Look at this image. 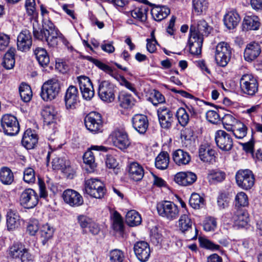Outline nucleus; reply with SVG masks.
Segmentation results:
<instances>
[{"mask_svg":"<svg viewBox=\"0 0 262 262\" xmlns=\"http://www.w3.org/2000/svg\"><path fill=\"white\" fill-rule=\"evenodd\" d=\"M215 151L208 144H202L199 148V156L203 162L213 163L215 161Z\"/></svg>","mask_w":262,"mask_h":262,"instance_id":"obj_23","label":"nucleus"},{"mask_svg":"<svg viewBox=\"0 0 262 262\" xmlns=\"http://www.w3.org/2000/svg\"><path fill=\"white\" fill-rule=\"evenodd\" d=\"M85 192L96 199L102 198L106 192L103 183L97 179H90L85 182Z\"/></svg>","mask_w":262,"mask_h":262,"instance_id":"obj_6","label":"nucleus"},{"mask_svg":"<svg viewBox=\"0 0 262 262\" xmlns=\"http://www.w3.org/2000/svg\"><path fill=\"white\" fill-rule=\"evenodd\" d=\"M38 142L37 136L31 129H28L24 133L22 140V145L27 149L34 148Z\"/></svg>","mask_w":262,"mask_h":262,"instance_id":"obj_26","label":"nucleus"},{"mask_svg":"<svg viewBox=\"0 0 262 262\" xmlns=\"http://www.w3.org/2000/svg\"><path fill=\"white\" fill-rule=\"evenodd\" d=\"M34 54L37 60L41 66H47L49 64L50 58L45 49L42 48H37L34 50Z\"/></svg>","mask_w":262,"mask_h":262,"instance_id":"obj_41","label":"nucleus"},{"mask_svg":"<svg viewBox=\"0 0 262 262\" xmlns=\"http://www.w3.org/2000/svg\"><path fill=\"white\" fill-rule=\"evenodd\" d=\"M192 6L195 12L200 15L207 10L208 3L206 0H192Z\"/></svg>","mask_w":262,"mask_h":262,"instance_id":"obj_53","label":"nucleus"},{"mask_svg":"<svg viewBox=\"0 0 262 262\" xmlns=\"http://www.w3.org/2000/svg\"><path fill=\"white\" fill-rule=\"evenodd\" d=\"M235 182L237 186L245 190L251 189L255 183V176L249 169H239L235 176Z\"/></svg>","mask_w":262,"mask_h":262,"instance_id":"obj_4","label":"nucleus"},{"mask_svg":"<svg viewBox=\"0 0 262 262\" xmlns=\"http://www.w3.org/2000/svg\"><path fill=\"white\" fill-rule=\"evenodd\" d=\"M172 158L175 164L178 166L187 165L191 160L189 154L181 149H177L172 152Z\"/></svg>","mask_w":262,"mask_h":262,"instance_id":"obj_28","label":"nucleus"},{"mask_svg":"<svg viewBox=\"0 0 262 262\" xmlns=\"http://www.w3.org/2000/svg\"><path fill=\"white\" fill-rule=\"evenodd\" d=\"M216 227V220L212 217H207L204 222V229L206 231L214 230Z\"/></svg>","mask_w":262,"mask_h":262,"instance_id":"obj_62","label":"nucleus"},{"mask_svg":"<svg viewBox=\"0 0 262 262\" xmlns=\"http://www.w3.org/2000/svg\"><path fill=\"white\" fill-rule=\"evenodd\" d=\"M120 106L124 108H128L134 104V99L131 95L125 93L121 94L119 96Z\"/></svg>","mask_w":262,"mask_h":262,"instance_id":"obj_48","label":"nucleus"},{"mask_svg":"<svg viewBox=\"0 0 262 262\" xmlns=\"http://www.w3.org/2000/svg\"><path fill=\"white\" fill-rule=\"evenodd\" d=\"M241 91L246 94L253 96L258 91V82L251 74H244L240 79Z\"/></svg>","mask_w":262,"mask_h":262,"instance_id":"obj_12","label":"nucleus"},{"mask_svg":"<svg viewBox=\"0 0 262 262\" xmlns=\"http://www.w3.org/2000/svg\"><path fill=\"white\" fill-rule=\"evenodd\" d=\"M199 242L200 246L203 248L210 250L213 251H222L221 247L220 245L214 244L205 237H199Z\"/></svg>","mask_w":262,"mask_h":262,"instance_id":"obj_46","label":"nucleus"},{"mask_svg":"<svg viewBox=\"0 0 262 262\" xmlns=\"http://www.w3.org/2000/svg\"><path fill=\"white\" fill-rule=\"evenodd\" d=\"M19 225V216L17 212L10 209L7 213V226L8 230H13Z\"/></svg>","mask_w":262,"mask_h":262,"instance_id":"obj_36","label":"nucleus"},{"mask_svg":"<svg viewBox=\"0 0 262 262\" xmlns=\"http://www.w3.org/2000/svg\"><path fill=\"white\" fill-rule=\"evenodd\" d=\"M149 99L154 105H157L158 104L165 102L164 96L159 91L156 90L151 94V97L149 98Z\"/></svg>","mask_w":262,"mask_h":262,"instance_id":"obj_61","label":"nucleus"},{"mask_svg":"<svg viewBox=\"0 0 262 262\" xmlns=\"http://www.w3.org/2000/svg\"><path fill=\"white\" fill-rule=\"evenodd\" d=\"M24 181L28 184H33L35 182V173L32 167H27L24 170Z\"/></svg>","mask_w":262,"mask_h":262,"instance_id":"obj_57","label":"nucleus"},{"mask_svg":"<svg viewBox=\"0 0 262 262\" xmlns=\"http://www.w3.org/2000/svg\"><path fill=\"white\" fill-rule=\"evenodd\" d=\"M55 229L53 226L48 223L41 226L39 230V234L43 245H45L47 242L52 238L54 233Z\"/></svg>","mask_w":262,"mask_h":262,"instance_id":"obj_32","label":"nucleus"},{"mask_svg":"<svg viewBox=\"0 0 262 262\" xmlns=\"http://www.w3.org/2000/svg\"><path fill=\"white\" fill-rule=\"evenodd\" d=\"M134 251L138 259L141 262L148 260L151 252L149 244L144 241L136 242L134 246Z\"/></svg>","mask_w":262,"mask_h":262,"instance_id":"obj_18","label":"nucleus"},{"mask_svg":"<svg viewBox=\"0 0 262 262\" xmlns=\"http://www.w3.org/2000/svg\"><path fill=\"white\" fill-rule=\"evenodd\" d=\"M169 162V157L167 152L162 151L155 159V166L159 169H165L168 166Z\"/></svg>","mask_w":262,"mask_h":262,"instance_id":"obj_40","label":"nucleus"},{"mask_svg":"<svg viewBox=\"0 0 262 262\" xmlns=\"http://www.w3.org/2000/svg\"><path fill=\"white\" fill-rule=\"evenodd\" d=\"M52 166L54 169L65 170L69 166V161L64 158L55 157L53 159Z\"/></svg>","mask_w":262,"mask_h":262,"instance_id":"obj_58","label":"nucleus"},{"mask_svg":"<svg viewBox=\"0 0 262 262\" xmlns=\"http://www.w3.org/2000/svg\"><path fill=\"white\" fill-rule=\"evenodd\" d=\"M77 221L82 229V233L85 234L88 232L86 229L90 227L93 220L88 216L79 215L77 216Z\"/></svg>","mask_w":262,"mask_h":262,"instance_id":"obj_54","label":"nucleus"},{"mask_svg":"<svg viewBox=\"0 0 262 262\" xmlns=\"http://www.w3.org/2000/svg\"><path fill=\"white\" fill-rule=\"evenodd\" d=\"M215 142L222 150L229 151L233 146V141L231 136L224 130H219L215 133Z\"/></svg>","mask_w":262,"mask_h":262,"instance_id":"obj_15","label":"nucleus"},{"mask_svg":"<svg viewBox=\"0 0 262 262\" xmlns=\"http://www.w3.org/2000/svg\"><path fill=\"white\" fill-rule=\"evenodd\" d=\"M157 209L159 215L169 221L176 220L179 214L178 206L171 201H164L159 203Z\"/></svg>","mask_w":262,"mask_h":262,"instance_id":"obj_5","label":"nucleus"},{"mask_svg":"<svg viewBox=\"0 0 262 262\" xmlns=\"http://www.w3.org/2000/svg\"><path fill=\"white\" fill-rule=\"evenodd\" d=\"M33 29L34 38L43 42L46 41L51 47H56L59 40L62 38V35L49 19H43L42 28L36 27L33 23Z\"/></svg>","mask_w":262,"mask_h":262,"instance_id":"obj_1","label":"nucleus"},{"mask_svg":"<svg viewBox=\"0 0 262 262\" xmlns=\"http://www.w3.org/2000/svg\"><path fill=\"white\" fill-rule=\"evenodd\" d=\"M1 124L5 134L14 136L19 131V125L17 118L11 114L4 115L1 120Z\"/></svg>","mask_w":262,"mask_h":262,"instance_id":"obj_10","label":"nucleus"},{"mask_svg":"<svg viewBox=\"0 0 262 262\" xmlns=\"http://www.w3.org/2000/svg\"><path fill=\"white\" fill-rule=\"evenodd\" d=\"M189 204L194 209H198L204 205V200L199 194L193 193L189 199Z\"/></svg>","mask_w":262,"mask_h":262,"instance_id":"obj_52","label":"nucleus"},{"mask_svg":"<svg viewBox=\"0 0 262 262\" xmlns=\"http://www.w3.org/2000/svg\"><path fill=\"white\" fill-rule=\"evenodd\" d=\"M108 257L110 262H123L125 258L124 253L117 249L111 250Z\"/></svg>","mask_w":262,"mask_h":262,"instance_id":"obj_56","label":"nucleus"},{"mask_svg":"<svg viewBox=\"0 0 262 262\" xmlns=\"http://www.w3.org/2000/svg\"><path fill=\"white\" fill-rule=\"evenodd\" d=\"M115 85L109 81L102 80L99 82L98 93L102 101L106 103L113 102L115 98Z\"/></svg>","mask_w":262,"mask_h":262,"instance_id":"obj_9","label":"nucleus"},{"mask_svg":"<svg viewBox=\"0 0 262 262\" xmlns=\"http://www.w3.org/2000/svg\"><path fill=\"white\" fill-rule=\"evenodd\" d=\"M113 229L119 232L123 230V219L120 214L117 211H115L111 216Z\"/></svg>","mask_w":262,"mask_h":262,"instance_id":"obj_49","label":"nucleus"},{"mask_svg":"<svg viewBox=\"0 0 262 262\" xmlns=\"http://www.w3.org/2000/svg\"><path fill=\"white\" fill-rule=\"evenodd\" d=\"M39 196L37 192L31 188L24 190L20 196V204L25 208L32 209L38 203Z\"/></svg>","mask_w":262,"mask_h":262,"instance_id":"obj_13","label":"nucleus"},{"mask_svg":"<svg viewBox=\"0 0 262 262\" xmlns=\"http://www.w3.org/2000/svg\"><path fill=\"white\" fill-rule=\"evenodd\" d=\"M32 43V36L30 31L27 29L23 30L17 36V46L18 50H29Z\"/></svg>","mask_w":262,"mask_h":262,"instance_id":"obj_22","label":"nucleus"},{"mask_svg":"<svg viewBox=\"0 0 262 262\" xmlns=\"http://www.w3.org/2000/svg\"><path fill=\"white\" fill-rule=\"evenodd\" d=\"M243 25L246 30H256L260 25L259 18L255 15L246 16Z\"/></svg>","mask_w":262,"mask_h":262,"instance_id":"obj_39","label":"nucleus"},{"mask_svg":"<svg viewBox=\"0 0 262 262\" xmlns=\"http://www.w3.org/2000/svg\"><path fill=\"white\" fill-rule=\"evenodd\" d=\"M206 116L207 120L213 124H216L220 120L219 115L215 111H208L206 113Z\"/></svg>","mask_w":262,"mask_h":262,"instance_id":"obj_64","label":"nucleus"},{"mask_svg":"<svg viewBox=\"0 0 262 262\" xmlns=\"http://www.w3.org/2000/svg\"><path fill=\"white\" fill-rule=\"evenodd\" d=\"M237 139H243L247 133V127L241 121L236 122L230 131Z\"/></svg>","mask_w":262,"mask_h":262,"instance_id":"obj_43","label":"nucleus"},{"mask_svg":"<svg viewBox=\"0 0 262 262\" xmlns=\"http://www.w3.org/2000/svg\"><path fill=\"white\" fill-rule=\"evenodd\" d=\"M159 123L162 128L168 129L171 127L173 122L172 112L167 107L162 106L157 110Z\"/></svg>","mask_w":262,"mask_h":262,"instance_id":"obj_16","label":"nucleus"},{"mask_svg":"<svg viewBox=\"0 0 262 262\" xmlns=\"http://www.w3.org/2000/svg\"><path fill=\"white\" fill-rule=\"evenodd\" d=\"M232 54V49L228 43L221 42L216 47L215 59L220 67L226 66L229 62Z\"/></svg>","mask_w":262,"mask_h":262,"instance_id":"obj_7","label":"nucleus"},{"mask_svg":"<svg viewBox=\"0 0 262 262\" xmlns=\"http://www.w3.org/2000/svg\"><path fill=\"white\" fill-rule=\"evenodd\" d=\"M133 126L140 134H144L148 127V120L146 116L142 114L135 115L132 119Z\"/></svg>","mask_w":262,"mask_h":262,"instance_id":"obj_24","label":"nucleus"},{"mask_svg":"<svg viewBox=\"0 0 262 262\" xmlns=\"http://www.w3.org/2000/svg\"><path fill=\"white\" fill-rule=\"evenodd\" d=\"M15 49L14 48H10L5 54L2 66L7 70H10L13 68L15 65Z\"/></svg>","mask_w":262,"mask_h":262,"instance_id":"obj_38","label":"nucleus"},{"mask_svg":"<svg viewBox=\"0 0 262 262\" xmlns=\"http://www.w3.org/2000/svg\"><path fill=\"white\" fill-rule=\"evenodd\" d=\"M225 172L218 170H212L208 174V179L210 183H216L222 182L225 179Z\"/></svg>","mask_w":262,"mask_h":262,"instance_id":"obj_55","label":"nucleus"},{"mask_svg":"<svg viewBox=\"0 0 262 262\" xmlns=\"http://www.w3.org/2000/svg\"><path fill=\"white\" fill-rule=\"evenodd\" d=\"M109 139L118 148L124 150L130 145L127 133L123 130H115L109 136Z\"/></svg>","mask_w":262,"mask_h":262,"instance_id":"obj_14","label":"nucleus"},{"mask_svg":"<svg viewBox=\"0 0 262 262\" xmlns=\"http://www.w3.org/2000/svg\"><path fill=\"white\" fill-rule=\"evenodd\" d=\"M222 122L224 128L229 132L232 130L234 124L238 121L232 115L227 114L225 115Z\"/></svg>","mask_w":262,"mask_h":262,"instance_id":"obj_59","label":"nucleus"},{"mask_svg":"<svg viewBox=\"0 0 262 262\" xmlns=\"http://www.w3.org/2000/svg\"><path fill=\"white\" fill-rule=\"evenodd\" d=\"M41 115L43 120V127L49 136L48 138L53 140V137L58 133V129L57 111L53 105H46L42 108Z\"/></svg>","mask_w":262,"mask_h":262,"instance_id":"obj_2","label":"nucleus"},{"mask_svg":"<svg viewBox=\"0 0 262 262\" xmlns=\"http://www.w3.org/2000/svg\"><path fill=\"white\" fill-rule=\"evenodd\" d=\"M232 218L235 225L238 227H245L249 221L248 213L242 210H237Z\"/></svg>","mask_w":262,"mask_h":262,"instance_id":"obj_35","label":"nucleus"},{"mask_svg":"<svg viewBox=\"0 0 262 262\" xmlns=\"http://www.w3.org/2000/svg\"><path fill=\"white\" fill-rule=\"evenodd\" d=\"M19 95L24 102H29L31 100L32 93L30 86L25 83H22L19 86Z\"/></svg>","mask_w":262,"mask_h":262,"instance_id":"obj_50","label":"nucleus"},{"mask_svg":"<svg viewBox=\"0 0 262 262\" xmlns=\"http://www.w3.org/2000/svg\"><path fill=\"white\" fill-rule=\"evenodd\" d=\"M231 197L229 192L222 191L219 193L217 198V204L220 209H225L228 206Z\"/></svg>","mask_w":262,"mask_h":262,"instance_id":"obj_47","label":"nucleus"},{"mask_svg":"<svg viewBox=\"0 0 262 262\" xmlns=\"http://www.w3.org/2000/svg\"><path fill=\"white\" fill-rule=\"evenodd\" d=\"M79 92L77 88L74 85H70L67 89L64 95V102L66 108L73 110L79 102Z\"/></svg>","mask_w":262,"mask_h":262,"instance_id":"obj_17","label":"nucleus"},{"mask_svg":"<svg viewBox=\"0 0 262 262\" xmlns=\"http://www.w3.org/2000/svg\"><path fill=\"white\" fill-rule=\"evenodd\" d=\"M150 10V7L142 5L130 11L132 16L141 21H145L147 19V14Z\"/></svg>","mask_w":262,"mask_h":262,"instance_id":"obj_33","label":"nucleus"},{"mask_svg":"<svg viewBox=\"0 0 262 262\" xmlns=\"http://www.w3.org/2000/svg\"><path fill=\"white\" fill-rule=\"evenodd\" d=\"M84 124L87 129L93 134L103 130L102 117L98 113L93 112L87 115L84 119Z\"/></svg>","mask_w":262,"mask_h":262,"instance_id":"obj_11","label":"nucleus"},{"mask_svg":"<svg viewBox=\"0 0 262 262\" xmlns=\"http://www.w3.org/2000/svg\"><path fill=\"white\" fill-rule=\"evenodd\" d=\"M176 116L179 124L183 127L188 124L190 120L188 112L183 107H180L177 110Z\"/></svg>","mask_w":262,"mask_h":262,"instance_id":"obj_45","label":"nucleus"},{"mask_svg":"<svg viewBox=\"0 0 262 262\" xmlns=\"http://www.w3.org/2000/svg\"><path fill=\"white\" fill-rule=\"evenodd\" d=\"M249 205V199L246 193L243 191L237 193L235 198V205L236 207H245Z\"/></svg>","mask_w":262,"mask_h":262,"instance_id":"obj_51","label":"nucleus"},{"mask_svg":"<svg viewBox=\"0 0 262 262\" xmlns=\"http://www.w3.org/2000/svg\"><path fill=\"white\" fill-rule=\"evenodd\" d=\"M126 222L130 226H136L141 223V216L137 211L132 210L129 211L126 214Z\"/></svg>","mask_w":262,"mask_h":262,"instance_id":"obj_42","label":"nucleus"},{"mask_svg":"<svg viewBox=\"0 0 262 262\" xmlns=\"http://www.w3.org/2000/svg\"><path fill=\"white\" fill-rule=\"evenodd\" d=\"M8 256L21 262H33L34 256L29 250L21 243H15L10 246L7 251Z\"/></svg>","mask_w":262,"mask_h":262,"instance_id":"obj_3","label":"nucleus"},{"mask_svg":"<svg viewBox=\"0 0 262 262\" xmlns=\"http://www.w3.org/2000/svg\"><path fill=\"white\" fill-rule=\"evenodd\" d=\"M59 90L60 84L57 79L49 80L42 85L40 96L44 101H51L58 95Z\"/></svg>","mask_w":262,"mask_h":262,"instance_id":"obj_8","label":"nucleus"},{"mask_svg":"<svg viewBox=\"0 0 262 262\" xmlns=\"http://www.w3.org/2000/svg\"><path fill=\"white\" fill-rule=\"evenodd\" d=\"M83 162L85 164V169L88 172H93L97 167L94 154L91 150L86 151L83 155Z\"/></svg>","mask_w":262,"mask_h":262,"instance_id":"obj_34","label":"nucleus"},{"mask_svg":"<svg viewBox=\"0 0 262 262\" xmlns=\"http://www.w3.org/2000/svg\"><path fill=\"white\" fill-rule=\"evenodd\" d=\"M38 185L39 187V198L46 199L48 196V192L44 181L39 177L38 178Z\"/></svg>","mask_w":262,"mask_h":262,"instance_id":"obj_63","label":"nucleus"},{"mask_svg":"<svg viewBox=\"0 0 262 262\" xmlns=\"http://www.w3.org/2000/svg\"><path fill=\"white\" fill-rule=\"evenodd\" d=\"M261 53L259 44L255 41L248 43L245 49L244 57L245 60L251 62L257 58Z\"/></svg>","mask_w":262,"mask_h":262,"instance_id":"obj_21","label":"nucleus"},{"mask_svg":"<svg viewBox=\"0 0 262 262\" xmlns=\"http://www.w3.org/2000/svg\"><path fill=\"white\" fill-rule=\"evenodd\" d=\"M64 201L72 207H78L83 203L82 196L76 191L73 189H67L62 194Z\"/></svg>","mask_w":262,"mask_h":262,"instance_id":"obj_19","label":"nucleus"},{"mask_svg":"<svg viewBox=\"0 0 262 262\" xmlns=\"http://www.w3.org/2000/svg\"><path fill=\"white\" fill-rule=\"evenodd\" d=\"M192 225V221L187 211L180 216L178 221V227L182 232L189 230L191 228Z\"/></svg>","mask_w":262,"mask_h":262,"instance_id":"obj_37","label":"nucleus"},{"mask_svg":"<svg viewBox=\"0 0 262 262\" xmlns=\"http://www.w3.org/2000/svg\"><path fill=\"white\" fill-rule=\"evenodd\" d=\"M197 180L196 174L191 171L178 172L174 178V182L179 185L187 186L192 185Z\"/></svg>","mask_w":262,"mask_h":262,"instance_id":"obj_20","label":"nucleus"},{"mask_svg":"<svg viewBox=\"0 0 262 262\" xmlns=\"http://www.w3.org/2000/svg\"><path fill=\"white\" fill-rule=\"evenodd\" d=\"M203 40L202 37H196V34L190 35L189 39L190 53L196 55L200 54Z\"/></svg>","mask_w":262,"mask_h":262,"instance_id":"obj_29","label":"nucleus"},{"mask_svg":"<svg viewBox=\"0 0 262 262\" xmlns=\"http://www.w3.org/2000/svg\"><path fill=\"white\" fill-rule=\"evenodd\" d=\"M80 91L87 88L93 87L90 79L84 75H81L77 78Z\"/></svg>","mask_w":262,"mask_h":262,"instance_id":"obj_60","label":"nucleus"},{"mask_svg":"<svg viewBox=\"0 0 262 262\" xmlns=\"http://www.w3.org/2000/svg\"><path fill=\"white\" fill-rule=\"evenodd\" d=\"M13 180V173L10 168L4 167L0 169V181L3 184L10 185Z\"/></svg>","mask_w":262,"mask_h":262,"instance_id":"obj_44","label":"nucleus"},{"mask_svg":"<svg viewBox=\"0 0 262 262\" xmlns=\"http://www.w3.org/2000/svg\"><path fill=\"white\" fill-rule=\"evenodd\" d=\"M240 19L238 14L236 11L232 10L228 12L224 16V24L228 29H233L238 25Z\"/></svg>","mask_w":262,"mask_h":262,"instance_id":"obj_31","label":"nucleus"},{"mask_svg":"<svg viewBox=\"0 0 262 262\" xmlns=\"http://www.w3.org/2000/svg\"><path fill=\"white\" fill-rule=\"evenodd\" d=\"M150 10L153 18L158 21L165 18L170 14V9L165 6H156Z\"/></svg>","mask_w":262,"mask_h":262,"instance_id":"obj_30","label":"nucleus"},{"mask_svg":"<svg viewBox=\"0 0 262 262\" xmlns=\"http://www.w3.org/2000/svg\"><path fill=\"white\" fill-rule=\"evenodd\" d=\"M196 34V37L207 36L209 34L208 25L206 21L203 19L198 21L197 24H192L190 28V35Z\"/></svg>","mask_w":262,"mask_h":262,"instance_id":"obj_25","label":"nucleus"},{"mask_svg":"<svg viewBox=\"0 0 262 262\" xmlns=\"http://www.w3.org/2000/svg\"><path fill=\"white\" fill-rule=\"evenodd\" d=\"M128 172L130 178L135 181L141 180L144 174L143 167L135 162L128 166Z\"/></svg>","mask_w":262,"mask_h":262,"instance_id":"obj_27","label":"nucleus"}]
</instances>
